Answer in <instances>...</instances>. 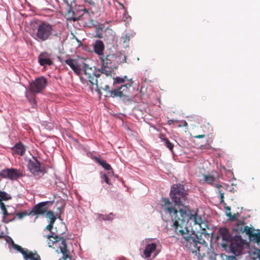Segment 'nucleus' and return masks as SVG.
<instances>
[{
    "label": "nucleus",
    "mask_w": 260,
    "mask_h": 260,
    "mask_svg": "<svg viewBox=\"0 0 260 260\" xmlns=\"http://www.w3.org/2000/svg\"><path fill=\"white\" fill-rule=\"evenodd\" d=\"M161 201V208L171 216L173 222L171 225L172 230L176 235L184 239V237L189 235V231L187 228V222L189 220H192L195 224H199L201 226L204 223L201 216L198 215V209L193 211L184 207L178 210L168 198H162Z\"/></svg>",
    "instance_id": "1"
},
{
    "label": "nucleus",
    "mask_w": 260,
    "mask_h": 260,
    "mask_svg": "<svg viewBox=\"0 0 260 260\" xmlns=\"http://www.w3.org/2000/svg\"><path fill=\"white\" fill-rule=\"evenodd\" d=\"M100 60L102 63V66L100 69L95 71L92 75L87 74L85 71V74L88 75L89 81L92 85L96 86L95 90L98 92H100V88H103V82L102 78H104L105 76L107 79L111 80L114 69H116L121 62L119 57L114 53L104 54L100 57Z\"/></svg>",
    "instance_id": "2"
},
{
    "label": "nucleus",
    "mask_w": 260,
    "mask_h": 260,
    "mask_svg": "<svg viewBox=\"0 0 260 260\" xmlns=\"http://www.w3.org/2000/svg\"><path fill=\"white\" fill-rule=\"evenodd\" d=\"M53 31V25L48 22L40 21L33 29L32 37L38 42H45L51 38Z\"/></svg>",
    "instance_id": "3"
},
{
    "label": "nucleus",
    "mask_w": 260,
    "mask_h": 260,
    "mask_svg": "<svg viewBox=\"0 0 260 260\" xmlns=\"http://www.w3.org/2000/svg\"><path fill=\"white\" fill-rule=\"evenodd\" d=\"M45 237L48 238L47 244L50 247L53 248H59L60 252L62 253L64 260H71L70 252L68 250L66 240L62 237L58 235H53L51 233L50 235H46Z\"/></svg>",
    "instance_id": "4"
},
{
    "label": "nucleus",
    "mask_w": 260,
    "mask_h": 260,
    "mask_svg": "<svg viewBox=\"0 0 260 260\" xmlns=\"http://www.w3.org/2000/svg\"><path fill=\"white\" fill-rule=\"evenodd\" d=\"M131 87L132 84L127 83L121 85L120 87L110 90L109 86L105 85L104 87L103 86L102 89L106 92V96L112 98L120 97L123 102H126L131 100L129 95V88Z\"/></svg>",
    "instance_id": "5"
},
{
    "label": "nucleus",
    "mask_w": 260,
    "mask_h": 260,
    "mask_svg": "<svg viewBox=\"0 0 260 260\" xmlns=\"http://www.w3.org/2000/svg\"><path fill=\"white\" fill-rule=\"evenodd\" d=\"M187 190L182 184H174L171 189L170 196L176 205H183L187 199Z\"/></svg>",
    "instance_id": "6"
},
{
    "label": "nucleus",
    "mask_w": 260,
    "mask_h": 260,
    "mask_svg": "<svg viewBox=\"0 0 260 260\" xmlns=\"http://www.w3.org/2000/svg\"><path fill=\"white\" fill-rule=\"evenodd\" d=\"M200 260H215V254L210 250L204 239H200L197 249L194 252Z\"/></svg>",
    "instance_id": "7"
},
{
    "label": "nucleus",
    "mask_w": 260,
    "mask_h": 260,
    "mask_svg": "<svg viewBox=\"0 0 260 260\" xmlns=\"http://www.w3.org/2000/svg\"><path fill=\"white\" fill-rule=\"evenodd\" d=\"M229 244L228 249L235 256L242 254L244 248L247 246L246 240L240 236H234Z\"/></svg>",
    "instance_id": "8"
},
{
    "label": "nucleus",
    "mask_w": 260,
    "mask_h": 260,
    "mask_svg": "<svg viewBox=\"0 0 260 260\" xmlns=\"http://www.w3.org/2000/svg\"><path fill=\"white\" fill-rule=\"evenodd\" d=\"M200 239L202 238L201 235L198 236L194 232L191 234H189L188 235L184 237V243L185 246L192 252L194 253L197 249L198 244L200 241Z\"/></svg>",
    "instance_id": "9"
},
{
    "label": "nucleus",
    "mask_w": 260,
    "mask_h": 260,
    "mask_svg": "<svg viewBox=\"0 0 260 260\" xmlns=\"http://www.w3.org/2000/svg\"><path fill=\"white\" fill-rule=\"evenodd\" d=\"M52 204V202L50 201L40 202L33 207L32 210L29 211V214H31V215H35L37 219L39 216L45 215L48 210V206Z\"/></svg>",
    "instance_id": "10"
},
{
    "label": "nucleus",
    "mask_w": 260,
    "mask_h": 260,
    "mask_svg": "<svg viewBox=\"0 0 260 260\" xmlns=\"http://www.w3.org/2000/svg\"><path fill=\"white\" fill-rule=\"evenodd\" d=\"M217 237L218 239L222 240L221 246L225 249H228L229 243L234 237H232L229 230L225 227L219 228L217 232Z\"/></svg>",
    "instance_id": "11"
},
{
    "label": "nucleus",
    "mask_w": 260,
    "mask_h": 260,
    "mask_svg": "<svg viewBox=\"0 0 260 260\" xmlns=\"http://www.w3.org/2000/svg\"><path fill=\"white\" fill-rule=\"evenodd\" d=\"M47 85V79L42 76L35 79L30 83L29 90L34 93H38L44 90Z\"/></svg>",
    "instance_id": "12"
},
{
    "label": "nucleus",
    "mask_w": 260,
    "mask_h": 260,
    "mask_svg": "<svg viewBox=\"0 0 260 260\" xmlns=\"http://www.w3.org/2000/svg\"><path fill=\"white\" fill-rule=\"evenodd\" d=\"M23 176L21 171L14 168L5 169L0 172V177L11 180H16Z\"/></svg>",
    "instance_id": "13"
},
{
    "label": "nucleus",
    "mask_w": 260,
    "mask_h": 260,
    "mask_svg": "<svg viewBox=\"0 0 260 260\" xmlns=\"http://www.w3.org/2000/svg\"><path fill=\"white\" fill-rule=\"evenodd\" d=\"M244 224L245 222L244 220H238L236 223V227L233 229V231L238 233H245L249 238L252 233L255 231V229L253 226H244Z\"/></svg>",
    "instance_id": "14"
},
{
    "label": "nucleus",
    "mask_w": 260,
    "mask_h": 260,
    "mask_svg": "<svg viewBox=\"0 0 260 260\" xmlns=\"http://www.w3.org/2000/svg\"><path fill=\"white\" fill-rule=\"evenodd\" d=\"M38 61L41 66H51L53 61L51 59V55L47 52H42L38 57Z\"/></svg>",
    "instance_id": "15"
},
{
    "label": "nucleus",
    "mask_w": 260,
    "mask_h": 260,
    "mask_svg": "<svg viewBox=\"0 0 260 260\" xmlns=\"http://www.w3.org/2000/svg\"><path fill=\"white\" fill-rule=\"evenodd\" d=\"M28 168L34 175H39L42 172L40 169V163L37 159L30 160L28 163Z\"/></svg>",
    "instance_id": "16"
},
{
    "label": "nucleus",
    "mask_w": 260,
    "mask_h": 260,
    "mask_svg": "<svg viewBox=\"0 0 260 260\" xmlns=\"http://www.w3.org/2000/svg\"><path fill=\"white\" fill-rule=\"evenodd\" d=\"M157 245L155 243H151L146 245L145 248L143 251V254L146 258L148 259L151 255L154 253L153 258L157 254L158 252H155Z\"/></svg>",
    "instance_id": "17"
},
{
    "label": "nucleus",
    "mask_w": 260,
    "mask_h": 260,
    "mask_svg": "<svg viewBox=\"0 0 260 260\" xmlns=\"http://www.w3.org/2000/svg\"><path fill=\"white\" fill-rule=\"evenodd\" d=\"M64 62L70 66L72 70L77 75L80 74L81 71L79 66L78 65L77 61L71 58L67 59L64 60Z\"/></svg>",
    "instance_id": "18"
},
{
    "label": "nucleus",
    "mask_w": 260,
    "mask_h": 260,
    "mask_svg": "<svg viewBox=\"0 0 260 260\" xmlns=\"http://www.w3.org/2000/svg\"><path fill=\"white\" fill-rule=\"evenodd\" d=\"M93 49L95 53L100 57L103 55V52L105 49V45L102 41L98 40L95 41L93 45Z\"/></svg>",
    "instance_id": "19"
},
{
    "label": "nucleus",
    "mask_w": 260,
    "mask_h": 260,
    "mask_svg": "<svg viewBox=\"0 0 260 260\" xmlns=\"http://www.w3.org/2000/svg\"><path fill=\"white\" fill-rule=\"evenodd\" d=\"M0 207L4 214L3 218L5 222L9 223V222L13 221L16 219L15 217H13L12 219H9L8 216L10 215H12V214H10L8 212L6 206L3 202H0Z\"/></svg>",
    "instance_id": "20"
},
{
    "label": "nucleus",
    "mask_w": 260,
    "mask_h": 260,
    "mask_svg": "<svg viewBox=\"0 0 260 260\" xmlns=\"http://www.w3.org/2000/svg\"><path fill=\"white\" fill-rule=\"evenodd\" d=\"M12 150L15 154L22 156L24 154L26 149L24 145L21 142H19L15 145Z\"/></svg>",
    "instance_id": "21"
},
{
    "label": "nucleus",
    "mask_w": 260,
    "mask_h": 260,
    "mask_svg": "<svg viewBox=\"0 0 260 260\" xmlns=\"http://www.w3.org/2000/svg\"><path fill=\"white\" fill-rule=\"evenodd\" d=\"M24 258L25 260H41L40 255L36 252H32L29 250L24 256Z\"/></svg>",
    "instance_id": "22"
},
{
    "label": "nucleus",
    "mask_w": 260,
    "mask_h": 260,
    "mask_svg": "<svg viewBox=\"0 0 260 260\" xmlns=\"http://www.w3.org/2000/svg\"><path fill=\"white\" fill-rule=\"evenodd\" d=\"M224 209L226 211V215L229 218L231 221H237V222L239 220L238 217L239 216V213L232 214L231 212V208L229 206L224 207Z\"/></svg>",
    "instance_id": "23"
},
{
    "label": "nucleus",
    "mask_w": 260,
    "mask_h": 260,
    "mask_svg": "<svg viewBox=\"0 0 260 260\" xmlns=\"http://www.w3.org/2000/svg\"><path fill=\"white\" fill-rule=\"evenodd\" d=\"M107 28L104 29V27H96L95 29V37L99 38H104L106 37L105 32Z\"/></svg>",
    "instance_id": "24"
},
{
    "label": "nucleus",
    "mask_w": 260,
    "mask_h": 260,
    "mask_svg": "<svg viewBox=\"0 0 260 260\" xmlns=\"http://www.w3.org/2000/svg\"><path fill=\"white\" fill-rule=\"evenodd\" d=\"M203 177L204 182L210 185H212L216 180L215 177L211 175L203 174Z\"/></svg>",
    "instance_id": "25"
},
{
    "label": "nucleus",
    "mask_w": 260,
    "mask_h": 260,
    "mask_svg": "<svg viewBox=\"0 0 260 260\" xmlns=\"http://www.w3.org/2000/svg\"><path fill=\"white\" fill-rule=\"evenodd\" d=\"M12 245L14 249L20 252L23 255V256L26 254V253L28 251L27 249H24L21 246L15 244L13 241L12 242Z\"/></svg>",
    "instance_id": "26"
},
{
    "label": "nucleus",
    "mask_w": 260,
    "mask_h": 260,
    "mask_svg": "<svg viewBox=\"0 0 260 260\" xmlns=\"http://www.w3.org/2000/svg\"><path fill=\"white\" fill-rule=\"evenodd\" d=\"M126 78V76H125L124 78H120V77H117L115 79L114 78H113L112 77V79L111 80L108 79L106 78L105 76H104V79L106 80V83H107L108 81H110L111 80H113V84L115 83H122L124 82V79Z\"/></svg>",
    "instance_id": "27"
},
{
    "label": "nucleus",
    "mask_w": 260,
    "mask_h": 260,
    "mask_svg": "<svg viewBox=\"0 0 260 260\" xmlns=\"http://www.w3.org/2000/svg\"><path fill=\"white\" fill-rule=\"evenodd\" d=\"M96 161L101 165L105 169L110 170L112 169L111 166L108 164L105 160L100 158H96Z\"/></svg>",
    "instance_id": "28"
},
{
    "label": "nucleus",
    "mask_w": 260,
    "mask_h": 260,
    "mask_svg": "<svg viewBox=\"0 0 260 260\" xmlns=\"http://www.w3.org/2000/svg\"><path fill=\"white\" fill-rule=\"evenodd\" d=\"M46 217L49 219V222H55L56 220V217L54 216V212L52 211H48L45 214Z\"/></svg>",
    "instance_id": "29"
},
{
    "label": "nucleus",
    "mask_w": 260,
    "mask_h": 260,
    "mask_svg": "<svg viewBox=\"0 0 260 260\" xmlns=\"http://www.w3.org/2000/svg\"><path fill=\"white\" fill-rule=\"evenodd\" d=\"M11 197L5 191L0 190V202L3 201H7L10 200Z\"/></svg>",
    "instance_id": "30"
},
{
    "label": "nucleus",
    "mask_w": 260,
    "mask_h": 260,
    "mask_svg": "<svg viewBox=\"0 0 260 260\" xmlns=\"http://www.w3.org/2000/svg\"><path fill=\"white\" fill-rule=\"evenodd\" d=\"M114 215L113 213H110L107 215L100 214L99 215L100 218L104 220H112L114 218Z\"/></svg>",
    "instance_id": "31"
},
{
    "label": "nucleus",
    "mask_w": 260,
    "mask_h": 260,
    "mask_svg": "<svg viewBox=\"0 0 260 260\" xmlns=\"http://www.w3.org/2000/svg\"><path fill=\"white\" fill-rule=\"evenodd\" d=\"M16 216L18 217V219H21L25 216L31 215V214H29V211H24L21 212L17 213L16 214Z\"/></svg>",
    "instance_id": "32"
},
{
    "label": "nucleus",
    "mask_w": 260,
    "mask_h": 260,
    "mask_svg": "<svg viewBox=\"0 0 260 260\" xmlns=\"http://www.w3.org/2000/svg\"><path fill=\"white\" fill-rule=\"evenodd\" d=\"M162 140L166 147H167L170 151L173 152L174 144H172L167 138H164Z\"/></svg>",
    "instance_id": "33"
},
{
    "label": "nucleus",
    "mask_w": 260,
    "mask_h": 260,
    "mask_svg": "<svg viewBox=\"0 0 260 260\" xmlns=\"http://www.w3.org/2000/svg\"><path fill=\"white\" fill-rule=\"evenodd\" d=\"M218 193L220 195V203L223 205L224 207H226V206H228L226 205V204L224 201V193L222 192V191L221 190H220V189H218Z\"/></svg>",
    "instance_id": "34"
},
{
    "label": "nucleus",
    "mask_w": 260,
    "mask_h": 260,
    "mask_svg": "<svg viewBox=\"0 0 260 260\" xmlns=\"http://www.w3.org/2000/svg\"><path fill=\"white\" fill-rule=\"evenodd\" d=\"M122 39H123V43H128L129 42V40H130V38H129V36L128 34H125V35L122 37Z\"/></svg>",
    "instance_id": "35"
},
{
    "label": "nucleus",
    "mask_w": 260,
    "mask_h": 260,
    "mask_svg": "<svg viewBox=\"0 0 260 260\" xmlns=\"http://www.w3.org/2000/svg\"><path fill=\"white\" fill-rule=\"evenodd\" d=\"M102 179H103L107 184H111V183L109 182V179L106 174L102 175Z\"/></svg>",
    "instance_id": "36"
},
{
    "label": "nucleus",
    "mask_w": 260,
    "mask_h": 260,
    "mask_svg": "<svg viewBox=\"0 0 260 260\" xmlns=\"http://www.w3.org/2000/svg\"><path fill=\"white\" fill-rule=\"evenodd\" d=\"M180 124L178 125V127H181V126H185L186 128L188 127V124L187 122L185 120H182L180 121Z\"/></svg>",
    "instance_id": "37"
},
{
    "label": "nucleus",
    "mask_w": 260,
    "mask_h": 260,
    "mask_svg": "<svg viewBox=\"0 0 260 260\" xmlns=\"http://www.w3.org/2000/svg\"><path fill=\"white\" fill-rule=\"evenodd\" d=\"M54 223V222H49V224L46 226V229L48 231H51L53 228Z\"/></svg>",
    "instance_id": "38"
},
{
    "label": "nucleus",
    "mask_w": 260,
    "mask_h": 260,
    "mask_svg": "<svg viewBox=\"0 0 260 260\" xmlns=\"http://www.w3.org/2000/svg\"><path fill=\"white\" fill-rule=\"evenodd\" d=\"M174 122H179L177 120H174V119H170L168 121V124L169 125H171L172 124H174Z\"/></svg>",
    "instance_id": "39"
},
{
    "label": "nucleus",
    "mask_w": 260,
    "mask_h": 260,
    "mask_svg": "<svg viewBox=\"0 0 260 260\" xmlns=\"http://www.w3.org/2000/svg\"><path fill=\"white\" fill-rule=\"evenodd\" d=\"M205 136V135L202 134V135H199L194 136H193V137L196 139H201V138H204Z\"/></svg>",
    "instance_id": "40"
},
{
    "label": "nucleus",
    "mask_w": 260,
    "mask_h": 260,
    "mask_svg": "<svg viewBox=\"0 0 260 260\" xmlns=\"http://www.w3.org/2000/svg\"><path fill=\"white\" fill-rule=\"evenodd\" d=\"M227 260H237L235 256H229L228 257Z\"/></svg>",
    "instance_id": "41"
},
{
    "label": "nucleus",
    "mask_w": 260,
    "mask_h": 260,
    "mask_svg": "<svg viewBox=\"0 0 260 260\" xmlns=\"http://www.w3.org/2000/svg\"><path fill=\"white\" fill-rule=\"evenodd\" d=\"M64 3L67 5H69L70 3V0H63Z\"/></svg>",
    "instance_id": "42"
},
{
    "label": "nucleus",
    "mask_w": 260,
    "mask_h": 260,
    "mask_svg": "<svg viewBox=\"0 0 260 260\" xmlns=\"http://www.w3.org/2000/svg\"><path fill=\"white\" fill-rule=\"evenodd\" d=\"M216 187L218 188H219L220 187H221V185H219V184H216Z\"/></svg>",
    "instance_id": "43"
},
{
    "label": "nucleus",
    "mask_w": 260,
    "mask_h": 260,
    "mask_svg": "<svg viewBox=\"0 0 260 260\" xmlns=\"http://www.w3.org/2000/svg\"><path fill=\"white\" fill-rule=\"evenodd\" d=\"M228 173H229V174H231L232 175H233V172H231L230 170H229V171H228Z\"/></svg>",
    "instance_id": "44"
},
{
    "label": "nucleus",
    "mask_w": 260,
    "mask_h": 260,
    "mask_svg": "<svg viewBox=\"0 0 260 260\" xmlns=\"http://www.w3.org/2000/svg\"><path fill=\"white\" fill-rule=\"evenodd\" d=\"M74 21H76V19L75 18H73Z\"/></svg>",
    "instance_id": "45"
},
{
    "label": "nucleus",
    "mask_w": 260,
    "mask_h": 260,
    "mask_svg": "<svg viewBox=\"0 0 260 260\" xmlns=\"http://www.w3.org/2000/svg\"><path fill=\"white\" fill-rule=\"evenodd\" d=\"M259 252H260V249H259Z\"/></svg>",
    "instance_id": "46"
}]
</instances>
